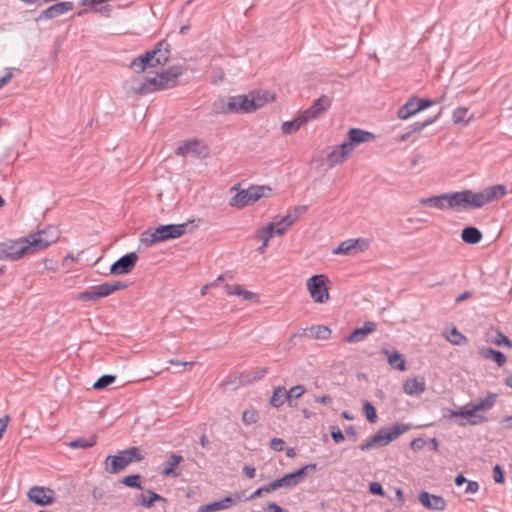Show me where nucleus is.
<instances>
[{"instance_id":"obj_1","label":"nucleus","mask_w":512,"mask_h":512,"mask_svg":"<svg viewBox=\"0 0 512 512\" xmlns=\"http://www.w3.org/2000/svg\"><path fill=\"white\" fill-rule=\"evenodd\" d=\"M160 52V42L154 49L134 58L129 67L135 75L125 81L124 88L128 94L145 96L160 89V71L157 66L160 59L156 55Z\"/></svg>"},{"instance_id":"obj_2","label":"nucleus","mask_w":512,"mask_h":512,"mask_svg":"<svg viewBox=\"0 0 512 512\" xmlns=\"http://www.w3.org/2000/svg\"><path fill=\"white\" fill-rule=\"evenodd\" d=\"M506 193V187L498 184L487 187L479 192L472 190H463L448 193L449 196V209L452 210H469L478 209L503 197Z\"/></svg>"},{"instance_id":"obj_3","label":"nucleus","mask_w":512,"mask_h":512,"mask_svg":"<svg viewBox=\"0 0 512 512\" xmlns=\"http://www.w3.org/2000/svg\"><path fill=\"white\" fill-rule=\"evenodd\" d=\"M497 397L498 395L495 393H488L486 397L472 401L463 406L460 410L454 411L452 409H444L443 415L450 418H460L458 425L462 427L466 425H479L485 423L488 419L478 412L490 410L496 403Z\"/></svg>"},{"instance_id":"obj_4","label":"nucleus","mask_w":512,"mask_h":512,"mask_svg":"<svg viewBox=\"0 0 512 512\" xmlns=\"http://www.w3.org/2000/svg\"><path fill=\"white\" fill-rule=\"evenodd\" d=\"M268 101V93L222 97L213 103V111L220 114L251 113Z\"/></svg>"},{"instance_id":"obj_5","label":"nucleus","mask_w":512,"mask_h":512,"mask_svg":"<svg viewBox=\"0 0 512 512\" xmlns=\"http://www.w3.org/2000/svg\"><path fill=\"white\" fill-rule=\"evenodd\" d=\"M48 244L46 240H29L28 236L16 240L8 239L0 242V260L16 261L24 255L29 254L36 249L43 250Z\"/></svg>"},{"instance_id":"obj_6","label":"nucleus","mask_w":512,"mask_h":512,"mask_svg":"<svg viewBox=\"0 0 512 512\" xmlns=\"http://www.w3.org/2000/svg\"><path fill=\"white\" fill-rule=\"evenodd\" d=\"M144 459L139 447H130L120 451L117 455H108L104 461L105 470L109 474H117L127 468L131 463Z\"/></svg>"},{"instance_id":"obj_7","label":"nucleus","mask_w":512,"mask_h":512,"mask_svg":"<svg viewBox=\"0 0 512 512\" xmlns=\"http://www.w3.org/2000/svg\"><path fill=\"white\" fill-rule=\"evenodd\" d=\"M410 429V424H395L392 427L381 428L368 441L361 444L359 449L366 452L372 448L386 446Z\"/></svg>"},{"instance_id":"obj_8","label":"nucleus","mask_w":512,"mask_h":512,"mask_svg":"<svg viewBox=\"0 0 512 512\" xmlns=\"http://www.w3.org/2000/svg\"><path fill=\"white\" fill-rule=\"evenodd\" d=\"M128 284L123 281L105 282L100 285L92 286L88 290L79 293L76 297L79 301H97L107 297L118 290H123Z\"/></svg>"},{"instance_id":"obj_9","label":"nucleus","mask_w":512,"mask_h":512,"mask_svg":"<svg viewBox=\"0 0 512 512\" xmlns=\"http://www.w3.org/2000/svg\"><path fill=\"white\" fill-rule=\"evenodd\" d=\"M266 191L271 192V188L267 186H250L247 189L238 190V192L230 199V206L243 208L252 205L262 197H266Z\"/></svg>"},{"instance_id":"obj_10","label":"nucleus","mask_w":512,"mask_h":512,"mask_svg":"<svg viewBox=\"0 0 512 512\" xmlns=\"http://www.w3.org/2000/svg\"><path fill=\"white\" fill-rule=\"evenodd\" d=\"M328 281L324 274L313 275L307 280V289L316 303H325L329 300Z\"/></svg>"},{"instance_id":"obj_11","label":"nucleus","mask_w":512,"mask_h":512,"mask_svg":"<svg viewBox=\"0 0 512 512\" xmlns=\"http://www.w3.org/2000/svg\"><path fill=\"white\" fill-rule=\"evenodd\" d=\"M175 153L183 157L193 155L199 158H206L209 155V147L197 138H193L182 142L177 147Z\"/></svg>"},{"instance_id":"obj_12","label":"nucleus","mask_w":512,"mask_h":512,"mask_svg":"<svg viewBox=\"0 0 512 512\" xmlns=\"http://www.w3.org/2000/svg\"><path fill=\"white\" fill-rule=\"evenodd\" d=\"M187 71L185 62L162 68V90L172 89L179 84V78Z\"/></svg>"},{"instance_id":"obj_13","label":"nucleus","mask_w":512,"mask_h":512,"mask_svg":"<svg viewBox=\"0 0 512 512\" xmlns=\"http://www.w3.org/2000/svg\"><path fill=\"white\" fill-rule=\"evenodd\" d=\"M267 373L266 368L251 369L241 373H234L223 384H251L253 382L261 381Z\"/></svg>"},{"instance_id":"obj_14","label":"nucleus","mask_w":512,"mask_h":512,"mask_svg":"<svg viewBox=\"0 0 512 512\" xmlns=\"http://www.w3.org/2000/svg\"><path fill=\"white\" fill-rule=\"evenodd\" d=\"M138 260V255L136 252H130L122 257H120L118 260H116L111 266H110V273L112 275H123L130 273L133 268L135 267Z\"/></svg>"},{"instance_id":"obj_15","label":"nucleus","mask_w":512,"mask_h":512,"mask_svg":"<svg viewBox=\"0 0 512 512\" xmlns=\"http://www.w3.org/2000/svg\"><path fill=\"white\" fill-rule=\"evenodd\" d=\"M30 501L40 506H47L54 502L55 493L50 488L34 486L30 488L27 494Z\"/></svg>"},{"instance_id":"obj_16","label":"nucleus","mask_w":512,"mask_h":512,"mask_svg":"<svg viewBox=\"0 0 512 512\" xmlns=\"http://www.w3.org/2000/svg\"><path fill=\"white\" fill-rule=\"evenodd\" d=\"M375 138V135L369 131L359 128H351L347 133V141L343 143L352 152L357 145L365 142H371L375 140Z\"/></svg>"},{"instance_id":"obj_17","label":"nucleus","mask_w":512,"mask_h":512,"mask_svg":"<svg viewBox=\"0 0 512 512\" xmlns=\"http://www.w3.org/2000/svg\"><path fill=\"white\" fill-rule=\"evenodd\" d=\"M331 106V99L322 95L318 99L314 100L313 104L306 110L302 111L308 121L315 120L323 115Z\"/></svg>"},{"instance_id":"obj_18","label":"nucleus","mask_w":512,"mask_h":512,"mask_svg":"<svg viewBox=\"0 0 512 512\" xmlns=\"http://www.w3.org/2000/svg\"><path fill=\"white\" fill-rule=\"evenodd\" d=\"M419 501L429 510L443 511L447 506L446 500L442 496L433 495L426 491H422L419 494Z\"/></svg>"},{"instance_id":"obj_19","label":"nucleus","mask_w":512,"mask_h":512,"mask_svg":"<svg viewBox=\"0 0 512 512\" xmlns=\"http://www.w3.org/2000/svg\"><path fill=\"white\" fill-rule=\"evenodd\" d=\"M74 5L70 1L56 3L47 9L43 10L38 16L37 20L54 19L73 9Z\"/></svg>"},{"instance_id":"obj_20","label":"nucleus","mask_w":512,"mask_h":512,"mask_svg":"<svg viewBox=\"0 0 512 512\" xmlns=\"http://www.w3.org/2000/svg\"><path fill=\"white\" fill-rule=\"evenodd\" d=\"M184 461L181 455L171 454L165 461L164 468L162 469V475L166 477L176 478L181 475V469L179 464Z\"/></svg>"},{"instance_id":"obj_21","label":"nucleus","mask_w":512,"mask_h":512,"mask_svg":"<svg viewBox=\"0 0 512 512\" xmlns=\"http://www.w3.org/2000/svg\"><path fill=\"white\" fill-rule=\"evenodd\" d=\"M377 328V324L372 321H366L362 327L356 328L346 338L348 343H357L363 341L369 334L373 333Z\"/></svg>"},{"instance_id":"obj_22","label":"nucleus","mask_w":512,"mask_h":512,"mask_svg":"<svg viewBox=\"0 0 512 512\" xmlns=\"http://www.w3.org/2000/svg\"><path fill=\"white\" fill-rule=\"evenodd\" d=\"M192 222H185L182 224H167L162 225V241L179 238L187 231V227Z\"/></svg>"},{"instance_id":"obj_23","label":"nucleus","mask_w":512,"mask_h":512,"mask_svg":"<svg viewBox=\"0 0 512 512\" xmlns=\"http://www.w3.org/2000/svg\"><path fill=\"white\" fill-rule=\"evenodd\" d=\"M419 203L423 207H431L439 210H445L449 209V196L448 193L433 195L427 198H421Z\"/></svg>"},{"instance_id":"obj_24","label":"nucleus","mask_w":512,"mask_h":512,"mask_svg":"<svg viewBox=\"0 0 512 512\" xmlns=\"http://www.w3.org/2000/svg\"><path fill=\"white\" fill-rule=\"evenodd\" d=\"M28 238L29 240H46L48 241V244L43 247V249H46L48 246H50L51 244L55 243L58 238H59V231L55 228V227H48L46 229H43V230H39L38 232L36 233H33V234H29L28 235Z\"/></svg>"},{"instance_id":"obj_25","label":"nucleus","mask_w":512,"mask_h":512,"mask_svg":"<svg viewBox=\"0 0 512 512\" xmlns=\"http://www.w3.org/2000/svg\"><path fill=\"white\" fill-rule=\"evenodd\" d=\"M308 122V119L301 112L295 119L283 122L281 125V130L284 134L291 135L296 133L301 127L306 125Z\"/></svg>"},{"instance_id":"obj_26","label":"nucleus","mask_w":512,"mask_h":512,"mask_svg":"<svg viewBox=\"0 0 512 512\" xmlns=\"http://www.w3.org/2000/svg\"><path fill=\"white\" fill-rule=\"evenodd\" d=\"M351 153L348 147L342 143L336 146L328 155L330 166H335L346 160L347 156Z\"/></svg>"},{"instance_id":"obj_27","label":"nucleus","mask_w":512,"mask_h":512,"mask_svg":"<svg viewBox=\"0 0 512 512\" xmlns=\"http://www.w3.org/2000/svg\"><path fill=\"white\" fill-rule=\"evenodd\" d=\"M482 237V232L474 226H467L461 232L462 241L466 244H478Z\"/></svg>"},{"instance_id":"obj_28","label":"nucleus","mask_w":512,"mask_h":512,"mask_svg":"<svg viewBox=\"0 0 512 512\" xmlns=\"http://www.w3.org/2000/svg\"><path fill=\"white\" fill-rule=\"evenodd\" d=\"M419 111L417 109V97H411L403 106H401L397 112L398 118L402 120H406L411 116L417 114Z\"/></svg>"},{"instance_id":"obj_29","label":"nucleus","mask_w":512,"mask_h":512,"mask_svg":"<svg viewBox=\"0 0 512 512\" xmlns=\"http://www.w3.org/2000/svg\"><path fill=\"white\" fill-rule=\"evenodd\" d=\"M479 354L483 359L492 360L500 367L506 362V356L503 352L490 347L479 349Z\"/></svg>"},{"instance_id":"obj_30","label":"nucleus","mask_w":512,"mask_h":512,"mask_svg":"<svg viewBox=\"0 0 512 512\" xmlns=\"http://www.w3.org/2000/svg\"><path fill=\"white\" fill-rule=\"evenodd\" d=\"M140 242L145 247H150L153 244L160 242V225L142 232Z\"/></svg>"},{"instance_id":"obj_31","label":"nucleus","mask_w":512,"mask_h":512,"mask_svg":"<svg viewBox=\"0 0 512 512\" xmlns=\"http://www.w3.org/2000/svg\"><path fill=\"white\" fill-rule=\"evenodd\" d=\"M307 211L306 205H300L289 209L285 216H281V223H285L289 227H291L301 215H303Z\"/></svg>"},{"instance_id":"obj_32","label":"nucleus","mask_w":512,"mask_h":512,"mask_svg":"<svg viewBox=\"0 0 512 512\" xmlns=\"http://www.w3.org/2000/svg\"><path fill=\"white\" fill-rule=\"evenodd\" d=\"M158 500H160V494L146 490L138 496L136 504L145 508H150L153 506L154 502Z\"/></svg>"},{"instance_id":"obj_33","label":"nucleus","mask_w":512,"mask_h":512,"mask_svg":"<svg viewBox=\"0 0 512 512\" xmlns=\"http://www.w3.org/2000/svg\"><path fill=\"white\" fill-rule=\"evenodd\" d=\"M97 443L96 435H90L89 437H79L68 443V446L73 449H87L93 447Z\"/></svg>"},{"instance_id":"obj_34","label":"nucleus","mask_w":512,"mask_h":512,"mask_svg":"<svg viewBox=\"0 0 512 512\" xmlns=\"http://www.w3.org/2000/svg\"><path fill=\"white\" fill-rule=\"evenodd\" d=\"M385 354L388 355V363L392 368L399 371L405 370V360L401 353L394 351L392 354H389L388 350H385Z\"/></svg>"},{"instance_id":"obj_35","label":"nucleus","mask_w":512,"mask_h":512,"mask_svg":"<svg viewBox=\"0 0 512 512\" xmlns=\"http://www.w3.org/2000/svg\"><path fill=\"white\" fill-rule=\"evenodd\" d=\"M287 390L285 389V386H278L270 399V404L273 407L279 408L284 404L285 401H287Z\"/></svg>"},{"instance_id":"obj_36","label":"nucleus","mask_w":512,"mask_h":512,"mask_svg":"<svg viewBox=\"0 0 512 512\" xmlns=\"http://www.w3.org/2000/svg\"><path fill=\"white\" fill-rule=\"evenodd\" d=\"M360 239H350L343 241L337 248L333 250V254H351L352 250L355 249L359 243Z\"/></svg>"},{"instance_id":"obj_37","label":"nucleus","mask_w":512,"mask_h":512,"mask_svg":"<svg viewBox=\"0 0 512 512\" xmlns=\"http://www.w3.org/2000/svg\"><path fill=\"white\" fill-rule=\"evenodd\" d=\"M452 118H453V122L455 124L467 125L469 123L471 116L468 117V109L467 108L459 107L454 110Z\"/></svg>"},{"instance_id":"obj_38","label":"nucleus","mask_w":512,"mask_h":512,"mask_svg":"<svg viewBox=\"0 0 512 512\" xmlns=\"http://www.w3.org/2000/svg\"><path fill=\"white\" fill-rule=\"evenodd\" d=\"M261 238L263 239L262 245L258 248L260 253H264L266 247L268 246L269 240L274 236V227L273 225H267L260 230Z\"/></svg>"},{"instance_id":"obj_39","label":"nucleus","mask_w":512,"mask_h":512,"mask_svg":"<svg viewBox=\"0 0 512 512\" xmlns=\"http://www.w3.org/2000/svg\"><path fill=\"white\" fill-rule=\"evenodd\" d=\"M305 392L304 386H291L290 390L287 391V401L290 406L296 405L294 403L300 396H302Z\"/></svg>"},{"instance_id":"obj_40","label":"nucleus","mask_w":512,"mask_h":512,"mask_svg":"<svg viewBox=\"0 0 512 512\" xmlns=\"http://www.w3.org/2000/svg\"><path fill=\"white\" fill-rule=\"evenodd\" d=\"M259 419H260L259 412L254 408L245 410L242 413V421L245 425L255 424L259 421Z\"/></svg>"},{"instance_id":"obj_41","label":"nucleus","mask_w":512,"mask_h":512,"mask_svg":"<svg viewBox=\"0 0 512 512\" xmlns=\"http://www.w3.org/2000/svg\"><path fill=\"white\" fill-rule=\"evenodd\" d=\"M310 332L313 333L315 339H328L331 335V330L324 325L312 326Z\"/></svg>"},{"instance_id":"obj_42","label":"nucleus","mask_w":512,"mask_h":512,"mask_svg":"<svg viewBox=\"0 0 512 512\" xmlns=\"http://www.w3.org/2000/svg\"><path fill=\"white\" fill-rule=\"evenodd\" d=\"M316 468H317V466L315 463L306 464L303 467H301L300 469L293 472V475H294L295 479H297V482L301 483L305 479V477L308 475V473L315 471Z\"/></svg>"},{"instance_id":"obj_43","label":"nucleus","mask_w":512,"mask_h":512,"mask_svg":"<svg viewBox=\"0 0 512 512\" xmlns=\"http://www.w3.org/2000/svg\"><path fill=\"white\" fill-rule=\"evenodd\" d=\"M123 485L130 488L142 489L141 486V476L139 474H132L125 476L120 481Z\"/></svg>"},{"instance_id":"obj_44","label":"nucleus","mask_w":512,"mask_h":512,"mask_svg":"<svg viewBox=\"0 0 512 512\" xmlns=\"http://www.w3.org/2000/svg\"><path fill=\"white\" fill-rule=\"evenodd\" d=\"M224 510L231 508L236 505L238 502L243 501L242 493L236 492L233 495H229L220 500Z\"/></svg>"},{"instance_id":"obj_45","label":"nucleus","mask_w":512,"mask_h":512,"mask_svg":"<svg viewBox=\"0 0 512 512\" xmlns=\"http://www.w3.org/2000/svg\"><path fill=\"white\" fill-rule=\"evenodd\" d=\"M447 340L454 345H461L467 343V338L461 334L455 327L447 336Z\"/></svg>"},{"instance_id":"obj_46","label":"nucleus","mask_w":512,"mask_h":512,"mask_svg":"<svg viewBox=\"0 0 512 512\" xmlns=\"http://www.w3.org/2000/svg\"><path fill=\"white\" fill-rule=\"evenodd\" d=\"M363 411L369 422L375 423L377 421L378 416L376 413V409L369 401H365L363 403Z\"/></svg>"},{"instance_id":"obj_47","label":"nucleus","mask_w":512,"mask_h":512,"mask_svg":"<svg viewBox=\"0 0 512 512\" xmlns=\"http://www.w3.org/2000/svg\"><path fill=\"white\" fill-rule=\"evenodd\" d=\"M268 225H273L274 227V236H281L283 235L289 228L288 225L285 223H281V216L274 217L273 221L269 223Z\"/></svg>"},{"instance_id":"obj_48","label":"nucleus","mask_w":512,"mask_h":512,"mask_svg":"<svg viewBox=\"0 0 512 512\" xmlns=\"http://www.w3.org/2000/svg\"><path fill=\"white\" fill-rule=\"evenodd\" d=\"M442 113V109L438 112V114H436L435 116L433 117H430L422 122H416L413 124V129L411 132H419L421 131L422 129H424L425 127L429 126L430 124L434 123L438 118L439 116L441 115Z\"/></svg>"},{"instance_id":"obj_49","label":"nucleus","mask_w":512,"mask_h":512,"mask_svg":"<svg viewBox=\"0 0 512 512\" xmlns=\"http://www.w3.org/2000/svg\"><path fill=\"white\" fill-rule=\"evenodd\" d=\"M220 510H224V508L222 506L221 501L218 500V501H214L212 503L200 506L198 512H216V511H220Z\"/></svg>"},{"instance_id":"obj_50","label":"nucleus","mask_w":512,"mask_h":512,"mask_svg":"<svg viewBox=\"0 0 512 512\" xmlns=\"http://www.w3.org/2000/svg\"><path fill=\"white\" fill-rule=\"evenodd\" d=\"M168 363L173 367L172 372L177 373L183 371L187 366H192L195 363L189 361L169 360Z\"/></svg>"},{"instance_id":"obj_51","label":"nucleus","mask_w":512,"mask_h":512,"mask_svg":"<svg viewBox=\"0 0 512 512\" xmlns=\"http://www.w3.org/2000/svg\"><path fill=\"white\" fill-rule=\"evenodd\" d=\"M283 488H293L299 483L295 479L293 473H289L280 478Z\"/></svg>"},{"instance_id":"obj_52","label":"nucleus","mask_w":512,"mask_h":512,"mask_svg":"<svg viewBox=\"0 0 512 512\" xmlns=\"http://www.w3.org/2000/svg\"><path fill=\"white\" fill-rule=\"evenodd\" d=\"M443 98L444 97L442 96L439 100L432 101V100H429V99H420V98L417 97V109L420 112V111H422L424 109H427V108L431 107L434 104H438V103L442 102Z\"/></svg>"},{"instance_id":"obj_53","label":"nucleus","mask_w":512,"mask_h":512,"mask_svg":"<svg viewBox=\"0 0 512 512\" xmlns=\"http://www.w3.org/2000/svg\"><path fill=\"white\" fill-rule=\"evenodd\" d=\"M330 434L335 443L339 444L345 440V437L338 426L330 427Z\"/></svg>"},{"instance_id":"obj_54","label":"nucleus","mask_w":512,"mask_h":512,"mask_svg":"<svg viewBox=\"0 0 512 512\" xmlns=\"http://www.w3.org/2000/svg\"><path fill=\"white\" fill-rule=\"evenodd\" d=\"M426 386H403L404 393L411 396H420L425 391Z\"/></svg>"},{"instance_id":"obj_55","label":"nucleus","mask_w":512,"mask_h":512,"mask_svg":"<svg viewBox=\"0 0 512 512\" xmlns=\"http://www.w3.org/2000/svg\"><path fill=\"white\" fill-rule=\"evenodd\" d=\"M493 479L496 483H504V472L499 464H496L493 468Z\"/></svg>"},{"instance_id":"obj_56","label":"nucleus","mask_w":512,"mask_h":512,"mask_svg":"<svg viewBox=\"0 0 512 512\" xmlns=\"http://www.w3.org/2000/svg\"><path fill=\"white\" fill-rule=\"evenodd\" d=\"M116 379V375L105 374L96 379L93 384H112L116 381Z\"/></svg>"},{"instance_id":"obj_57","label":"nucleus","mask_w":512,"mask_h":512,"mask_svg":"<svg viewBox=\"0 0 512 512\" xmlns=\"http://www.w3.org/2000/svg\"><path fill=\"white\" fill-rule=\"evenodd\" d=\"M224 288H225L226 294H228V295L241 296L243 293V287L239 284H237L235 286H230V285L226 284Z\"/></svg>"},{"instance_id":"obj_58","label":"nucleus","mask_w":512,"mask_h":512,"mask_svg":"<svg viewBox=\"0 0 512 512\" xmlns=\"http://www.w3.org/2000/svg\"><path fill=\"white\" fill-rule=\"evenodd\" d=\"M494 342L499 346L505 345L508 347H512V341L501 332H497V336Z\"/></svg>"},{"instance_id":"obj_59","label":"nucleus","mask_w":512,"mask_h":512,"mask_svg":"<svg viewBox=\"0 0 512 512\" xmlns=\"http://www.w3.org/2000/svg\"><path fill=\"white\" fill-rule=\"evenodd\" d=\"M285 441L281 438H272L270 441V447L274 451L280 452L284 449Z\"/></svg>"},{"instance_id":"obj_60","label":"nucleus","mask_w":512,"mask_h":512,"mask_svg":"<svg viewBox=\"0 0 512 512\" xmlns=\"http://www.w3.org/2000/svg\"><path fill=\"white\" fill-rule=\"evenodd\" d=\"M369 492L373 495L384 496V489L378 482H371L369 485Z\"/></svg>"},{"instance_id":"obj_61","label":"nucleus","mask_w":512,"mask_h":512,"mask_svg":"<svg viewBox=\"0 0 512 512\" xmlns=\"http://www.w3.org/2000/svg\"><path fill=\"white\" fill-rule=\"evenodd\" d=\"M426 445V441L422 438H415L411 441L410 447L413 451L417 452L422 450Z\"/></svg>"},{"instance_id":"obj_62","label":"nucleus","mask_w":512,"mask_h":512,"mask_svg":"<svg viewBox=\"0 0 512 512\" xmlns=\"http://www.w3.org/2000/svg\"><path fill=\"white\" fill-rule=\"evenodd\" d=\"M224 278H225V275H220V276H218V278L215 281L205 284L201 288V295L202 296L206 295L210 288L215 287L218 284V282L222 281Z\"/></svg>"},{"instance_id":"obj_63","label":"nucleus","mask_w":512,"mask_h":512,"mask_svg":"<svg viewBox=\"0 0 512 512\" xmlns=\"http://www.w3.org/2000/svg\"><path fill=\"white\" fill-rule=\"evenodd\" d=\"M44 267H45V269L52 271V272H56L59 268L57 261H55L53 259H45Z\"/></svg>"},{"instance_id":"obj_64","label":"nucleus","mask_w":512,"mask_h":512,"mask_svg":"<svg viewBox=\"0 0 512 512\" xmlns=\"http://www.w3.org/2000/svg\"><path fill=\"white\" fill-rule=\"evenodd\" d=\"M266 512H288L286 509L281 508L274 502H268L265 507Z\"/></svg>"}]
</instances>
